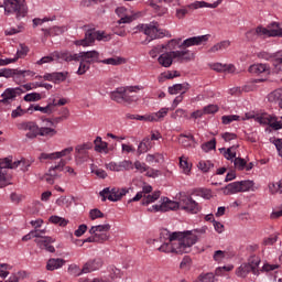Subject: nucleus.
I'll return each mask as SVG.
<instances>
[{"label": "nucleus", "mask_w": 282, "mask_h": 282, "mask_svg": "<svg viewBox=\"0 0 282 282\" xmlns=\"http://www.w3.org/2000/svg\"><path fill=\"white\" fill-rule=\"evenodd\" d=\"M116 14L120 17V20L118 21L119 24L121 23H131L133 21V18L127 13V8L119 7L116 9Z\"/></svg>", "instance_id": "72a5a7b5"}, {"label": "nucleus", "mask_w": 282, "mask_h": 282, "mask_svg": "<svg viewBox=\"0 0 282 282\" xmlns=\"http://www.w3.org/2000/svg\"><path fill=\"white\" fill-rule=\"evenodd\" d=\"M205 115L217 113L219 107L217 105H208L203 108Z\"/></svg>", "instance_id": "338daca9"}, {"label": "nucleus", "mask_w": 282, "mask_h": 282, "mask_svg": "<svg viewBox=\"0 0 282 282\" xmlns=\"http://www.w3.org/2000/svg\"><path fill=\"white\" fill-rule=\"evenodd\" d=\"M56 241L54 238L47 236L46 238L35 239V243L41 250H46V252H56V249L52 243Z\"/></svg>", "instance_id": "412c9836"}, {"label": "nucleus", "mask_w": 282, "mask_h": 282, "mask_svg": "<svg viewBox=\"0 0 282 282\" xmlns=\"http://www.w3.org/2000/svg\"><path fill=\"white\" fill-rule=\"evenodd\" d=\"M94 144L91 142H87L84 144L76 145L75 148V158H86L87 151L93 149Z\"/></svg>", "instance_id": "7c9ffc66"}, {"label": "nucleus", "mask_w": 282, "mask_h": 282, "mask_svg": "<svg viewBox=\"0 0 282 282\" xmlns=\"http://www.w3.org/2000/svg\"><path fill=\"white\" fill-rule=\"evenodd\" d=\"M54 121L51 119H43L41 126L39 127L37 135H41V138H47V140L55 138V135H58V130L56 128H53Z\"/></svg>", "instance_id": "f8f14e48"}, {"label": "nucleus", "mask_w": 282, "mask_h": 282, "mask_svg": "<svg viewBox=\"0 0 282 282\" xmlns=\"http://www.w3.org/2000/svg\"><path fill=\"white\" fill-rule=\"evenodd\" d=\"M120 169L121 171H132L133 169V162L129 161V160H123L121 162H119Z\"/></svg>", "instance_id": "0e129e2a"}, {"label": "nucleus", "mask_w": 282, "mask_h": 282, "mask_svg": "<svg viewBox=\"0 0 282 282\" xmlns=\"http://www.w3.org/2000/svg\"><path fill=\"white\" fill-rule=\"evenodd\" d=\"M264 36H281L282 37V28L279 26V23L273 22L271 25L265 29Z\"/></svg>", "instance_id": "473e14b6"}, {"label": "nucleus", "mask_w": 282, "mask_h": 282, "mask_svg": "<svg viewBox=\"0 0 282 282\" xmlns=\"http://www.w3.org/2000/svg\"><path fill=\"white\" fill-rule=\"evenodd\" d=\"M178 142L185 149H191V147L196 144L195 137L191 132L180 134Z\"/></svg>", "instance_id": "a878e982"}, {"label": "nucleus", "mask_w": 282, "mask_h": 282, "mask_svg": "<svg viewBox=\"0 0 282 282\" xmlns=\"http://www.w3.org/2000/svg\"><path fill=\"white\" fill-rule=\"evenodd\" d=\"M29 52H30V47L21 44L20 48H18V51H17V55L13 58H11V61L15 59V63H17V61H19V58H25V56H28Z\"/></svg>", "instance_id": "a18cd8bd"}, {"label": "nucleus", "mask_w": 282, "mask_h": 282, "mask_svg": "<svg viewBox=\"0 0 282 282\" xmlns=\"http://www.w3.org/2000/svg\"><path fill=\"white\" fill-rule=\"evenodd\" d=\"M145 162H148V164H153V162H155V164H160V162H164V154L162 153L147 154Z\"/></svg>", "instance_id": "79ce46f5"}, {"label": "nucleus", "mask_w": 282, "mask_h": 282, "mask_svg": "<svg viewBox=\"0 0 282 282\" xmlns=\"http://www.w3.org/2000/svg\"><path fill=\"white\" fill-rule=\"evenodd\" d=\"M258 58H263L264 61H270V58H279V56H282V51L271 54L269 52L262 51L257 53Z\"/></svg>", "instance_id": "49530a36"}, {"label": "nucleus", "mask_w": 282, "mask_h": 282, "mask_svg": "<svg viewBox=\"0 0 282 282\" xmlns=\"http://www.w3.org/2000/svg\"><path fill=\"white\" fill-rule=\"evenodd\" d=\"M99 63H102V65H122L124 61L121 57H109L106 59L100 61Z\"/></svg>", "instance_id": "09e8293b"}, {"label": "nucleus", "mask_w": 282, "mask_h": 282, "mask_svg": "<svg viewBox=\"0 0 282 282\" xmlns=\"http://www.w3.org/2000/svg\"><path fill=\"white\" fill-rule=\"evenodd\" d=\"M102 268V259L96 258L94 260H89L83 265L84 274H89L91 272H96V270H100Z\"/></svg>", "instance_id": "4be33fe9"}, {"label": "nucleus", "mask_w": 282, "mask_h": 282, "mask_svg": "<svg viewBox=\"0 0 282 282\" xmlns=\"http://www.w3.org/2000/svg\"><path fill=\"white\" fill-rule=\"evenodd\" d=\"M273 66L275 72H282V57H275V59H273Z\"/></svg>", "instance_id": "774afa93"}, {"label": "nucleus", "mask_w": 282, "mask_h": 282, "mask_svg": "<svg viewBox=\"0 0 282 282\" xmlns=\"http://www.w3.org/2000/svg\"><path fill=\"white\" fill-rule=\"evenodd\" d=\"M41 94L39 93H30V94H26L23 98V100L25 102H39V100H41Z\"/></svg>", "instance_id": "864d4df0"}, {"label": "nucleus", "mask_w": 282, "mask_h": 282, "mask_svg": "<svg viewBox=\"0 0 282 282\" xmlns=\"http://www.w3.org/2000/svg\"><path fill=\"white\" fill-rule=\"evenodd\" d=\"M39 128L40 127L34 121L18 123V129L20 131H28L26 138H29L30 140H34V138L39 135Z\"/></svg>", "instance_id": "6ab92c4d"}, {"label": "nucleus", "mask_w": 282, "mask_h": 282, "mask_svg": "<svg viewBox=\"0 0 282 282\" xmlns=\"http://www.w3.org/2000/svg\"><path fill=\"white\" fill-rule=\"evenodd\" d=\"M65 263H67V261L65 259L51 258L46 262V270L48 272H54V270H61V268H63V265H65Z\"/></svg>", "instance_id": "b1692460"}, {"label": "nucleus", "mask_w": 282, "mask_h": 282, "mask_svg": "<svg viewBox=\"0 0 282 282\" xmlns=\"http://www.w3.org/2000/svg\"><path fill=\"white\" fill-rule=\"evenodd\" d=\"M0 8H3L6 17H12L14 14L18 21L28 17V2L25 0H4L3 4L0 3Z\"/></svg>", "instance_id": "7ed1b4c3"}, {"label": "nucleus", "mask_w": 282, "mask_h": 282, "mask_svg": "<svg viewBox=\"0 0 282 282\" xmlns=\"http://www.w3.org/2000/svg\"><path fill=\"white\" fill-rule=\"evenodd\" d=\"M219 3H221V0H218L214 3H208L206 1H195L193 3H191L187 8L189 10H199V8H212V9H215V8H218L219 7Z\"/></svg>", "instance_id": "c85d7f7f"}, {"label": "nucleus", "mask_w": 282, "mask_h": 282, "mask_svg": "<svg viewBox=\"0 0 282 282\" xmlns=\"http://www.w3.org/2000/svg\"><path fill=\"white\" fill-rule=\"evenodd\" d=\"M250 74H263L269 72L268 66L265 64H253L249 67Z\"/></svg>", "instance_id": "37998d69"}, {"label": "nucleus", "mask_w": 282, "mask_h": 282, "mask_svg": "<svg viewBox=\"0 0 282 282\" xmlns=\"http://www.w3.org/2000/svg\"><path fill=\"white\" fill-rule=\"evenodd\" d=\"M230 47V41L229 40H225L221 41L217 44H215L214 46H212L208 50L209 54H217V52H224V50H228Z\"/></svg>", "instance_id": "f704fd0d"}, {"label": "nucleus", "mask_w": 282, "mask_h": 282, "mask_svg": "<svg viewBox=\"0 0 282 282\" xmlns=\"http://www.w3.org/2000/svg\"><path fill=\"white\" fill-rule=\"evenodd\" d=\"M153 149V142H151V138L145 137L143 138L137 149L138 155H142L144 153H149Z\"/></svg>", "instance_id": "bb28decb"}, {"label": "nucleus", "mask_w": 282, "mask_h": 282, "mask_svg": "<svg viewBox=\"0 0 282 282\" xmlns=\"http://www.w3.org/2000/svg\"><path fill=\"white\" fill-rule=\"evenodd\" d=\"M89 217L91 221H95V219H102V217H105V214L100 212V209L95 208L89 212Z\"/></svg>", "instance_id": "13d9d810"}, {"label": "nucleus", "mask_w": 282, "mask_h": 282, "mask_svg": "<svg viewBox=\"0 0 282 282\" xmlns=\"http://www.w3.org/2000/svg\"><path fill=\"white\" fill-rule=\"evenodd\" d=\"M224 155L226 160H234V166L238 171H243L246 169V160L242 158H237V147L228 148Z\"/></svg>", "instance_id": "f3484780"}, {"label": "nucleus", "mask_w": 282, "mask_h": 282, "mask_svg": "<svg viewBox=\"0 0 282 282\" xmlns=\"http://www.w3.org/2000/svg\"><path fill=\"white\" fill-rule=\"evenodd\" d=\"M267 98L271 105H279L280 109H282V89L273 90Z\"/></svg>", "instance_id": "c756f323"}, {"label": "nucleus", "mask_w": 282, "mask_h": 282, "mask_svg": "<svg viewBox=\"0 0 282 282\" xmlns=\"http://www.w3.org/2000/svg\"><path fill=\"white\" fill-rule=\"evenodd\" d=\"M111 100L122 105V98H124V87H119L110 94Z\"/></svg>", "instance_id": "58836bf2"}, {"label": "nucleus", "mask_w": 282, "mask_h": 282, "mask_svg": "<svg viewBox=\"0 0 282 282\" xmlns=\"http://www.w3.org/2000/svg\"><path fill=\"white\" fill-rule=\"evenodd\" d=\"M67 55L68 53L54 52L53 54L39 59L36 62V65H45L46 63H54V61H65V57H67Z\"/></svg>", "instance_id": "5701e85b"}, {"label": "nucleus", "mask_w": 282, "mask_h": 282, "mask_svg": "<svg viewBox=\"0 0 282 282\" xmlns=\"http://www.w3.org/2000/svg\"><path fill=\"white\" fill-rule=\"evenodd\" d=\"M166 48V45L164 44H158L156 46H154L150 52V56L151 58H158L159 54H162V52H164V50Z\"/></svg>", "instance_id": "3c124183"}, {"label": "nucleus", "mask_w": 282, "mask_h": 282, "mask_svg": "<svg viewBox=\"0 0 282 282\" xmlns=\"http://www.w3.org/2000/svg\"><path fill=\"white\" fill-rule=\"evenodd\" d=\"M191 85L188 83L175 84L167 88L171 96H176V94H181V96H184V94H186V91H188Z\"/></svg>", "instance_id": "393cba45"}, {"label": "nucleus", "mask_w": 282, "mask_h": 282, "mask_svg": "<svg viewBox=\"0 0 282 282\" xmlns=\"http://www.w3.org/2000/svg\"><path fill=\"white\" fill-rule=\"evenodd\" d=\"M258 268H259V259L253 258V259L249 260L248 263L241 264L236 270V274H237V276L246 278V276H248V274H250V272L257 274Z\"/></svg>", "instance_id": "4468645a"}, {"label": "nucleus", "mask_w": 282, "mask_h": 282, "mask_svg": "<svg viewBox=\"0 0 282 282\" xmlns=\"http://www.w3.org/2000/svg\"><path fill=\"white\" fill-rule=\"evenodd\" d=\"M148 210L149 213H169V210H180V196L178 202L172 200L169 197H163L159 205H152Z\"/></svg>", "instance_id": "6e6552de"}, {"label": "nucleus", "mask_w": 282, "mask_h": 282, "mask_svg": "<svg viewBox=\"0 0 282 282\" xmlns=\"http://www.w3.org/2000/svg\"><path fill=\"white\" fill-rule=\"evenodd\" d=\"M89 63L86 61H79V67L77 70L78 76H83L84 74H87V70L89 69Z\"/></svg>", "instance_id": "4d7b16f0"}, {"label": "nucleus", "mask_w": 282, "mask_h": 282, "mask_svg": "<svg viewBox=\"0 0 282 282\" xmlns=\"http://www.w3.org/2000/svg\"><path fill=\"white\" fill-rule=\"evenodd\" d=\"M10 270H12V265L8 263L0 264V276L1 279H7L8 274H10Z\"/></svg>", "instance_id": "6e6d98bb"}, {"label": "nucleus", "mask_w": 282, "mask_h": 282, "mask_svg": "<svg viewBox=\"0 0 282 282\" xmlns=\"http://www.w3.org/2000/svg\"><path fill=\"white\" fill-rule=\"evenodd\" d=\"M109 230H111V225H96L89 229V235H95L97 239L102 243L109 241Z\"/></svg>", "instance_id": "2eb2a0df"}, {"label": "nucleus", "mask_w": 282, "mask_h": 282, "mask_svg": "<svg viewBox=\"0 0 282 282\" xmlns=\"http://www.w3.org/2000/svg\"><path fill=\"white\" fill-rule=\"evenodd\" d=\"M21 94H25V90L21 87L15 88H7L2 94L0 99V105H11L17 100L18 96H21Z\"/></svg>", "instance_id": "ddd939ff"}, {"label": "nucleus", "mask_w": 282, "mask_h": 282, "mask_svg": "<svg viewBox=\"0 0 282 282\" xmlns=\"http://www.w3.org/2000/svg\"><path fill=\"white\" fill-rule=\"evenodd\" d=\"M216 147H217V141H215L214 139L203 144L202 149L203 151H205V153H208V151H213L214 149H216Z\"/></svg>", "instance_id": "e2e57ef3"}, {"label": "nucleus", "mask_w": 282, "mask_h": 282, "mask_svg": "<svg viewBox=\"0 0 282 282\" xmlns=\"http://www.w3.org/2000/svg\"><path fill=\"white\" fill-rule=\"evenodd\" d=\"M68 272L73 274V276H80L82 274H85V271H83V268L80 269V267L76 264H70L68 267Z\"/></svg>", "instance_id": "5fc2aeb1"}, {"label": "nucleus", "mask_w": 282, "mask_h": 282, "mask_svg": "<svg viewBox=\"0 0 282 282\" xmlns=\"http://www.w3.org/2000/svg\"><path fill=\"white\" fill-rule=\"evenodd\" d=\"M214 166L215 165L210 161H199L197 165L199 171H202L203 173H208V171H210V169H213Z\"/></svg>", "instance_id": "603ef678"}, {"label": "nucleus", "mask_w": 282, "mask_h": 282, "mask_svg": "<svg viewBox=\"0 0 282 282\" xmlns=\"http://www.w3.org/2000/svg\"><path fill=\"white\" fill-rule=\"evenodd\" d=\"M65 160H61L57 165H53L48 169L42 180L46 182V184L53 185L56 180H61V173L65 170Z\"/></svg>", "instance_id": "9d476101"}, {"label": "nucleus", "mask_w": 282, "mask_h": 282, "mask_svg": "<svg viewBox=\"0 0 282 282\" xmlns=\"http://www.w3.org/2000/svg\"><path fill=\"white\" fill-rule=\"evenodd\" d=\"M169 115V108H161L158 112H153V122H160L165 116Z\"/></svg>", "instance_id": "de8ad7c7"}, {"label": "nucleus", "mask_w": 282, "mask_h": 282, "mask_svg": "<svg viewBox=\"0 0 282 282\" xmlns=\"http://www.w3.org/2000/svg\"><path fill=\"white\" fill-rule=\"evenodd\" d=\"M173 61L191 63V61H195V52L191 50L170 51L161 54L158 58L159 65L166 68L173 65Z\"/></svg>", "instance_id": "f03ea898"}, {"label": "nucleus", "mask_w": 282, "mask_h": 282, "mask_svg": "<svg viewBox=\"0 0 282 282\" xmlns=\"http://www.w3.org/2000/svg\"><path fill=\"white\" fill-rule=\"evenodd\" d=\"M239 120H241V117L238 115H228L221 117L223 124H230L232 122H238Z\"/></svg>", "instance_id": "8fccbe9b"}, {"label": "nucleus", "mask_w": 282, "mask_h": 282, "mask_svg": "<svg viewBox=\"0 0 282 282\" xmlns=\"http://www.w3.org/2000/svg\"><path fill=\"white\" fill-rule=\"evenodd\" d=\"M210 39L209 34L192 36L182 42V37L172 39L167 42L165 47L169 50H175V47H180L181 50H188V47H199V45H206L208 40Z\"/></svg>", "instance_id": "20e7f679"}, {"label": "nucleus", "mask_w": 282, "mask_h": 282, "mask_svg": "<svg viewBox=\"0 0 282 282\" xmlns=\"http://www.w3.org/2000/svg\"><path fill=\"white\" fill-rule=\"evenodd\" d=\"M67 79L66 73H53V83H63Z\"/></svg>", "instance_id": "69168bd1"}, {"label": "nucleus", "mask_w": 282, "mask_h": 282, "mask_svg": "<svg viewBox=\"0 0 282 282\" xmlns=\"http://www.w3.org/2000/svg\"><path fill=\"white\" fill-rule=\"evenodd\" d=\"M127 193H129V189L127 188L106 187L99 193V195L101 197V202H107V199H109V202H120Z\"/></svg>", "instance_id": "1a4fd4ad"}, {"label": "nucleus", "mask_w": 282, "mask_h": 282, "mask_svg": "<svg viewBox=\"0 0 282 282\" xmlns=\"http://www.w3.org/2000/svg\"><path fill=\"white\" fill-rule=\"evenodd\" d=\"M2 78H14L17 76V69L12 68H1Z\"/></svg>", "instance_id": "052dcab7"}, {"label": "nucleus", "mask_w": 282, "mask_h": 282, "mask_svg": "<svg viewBox=\"0 0 282 282\" xmlns=\"http://www.w3.org/2000/svg\"><path fill=\"white\" fill-rule=\"evenodd\" d=\"M240 186V193H248V191H257L254 186V181H240L238 182Z\"/></svg>", "instance_id": "a19ab883"}, {"label": "nucleus", "mask_w": 282, "mask_h": 282, "mask_svg": "<svg viewBox=\"0 0 282 282\" xmlns=\"http://www.w3.org/2000/svg\"><path fill=\"white\" fill-rule=\"evenodd\" d=\"M140 31L143 32L145 36H150L151 41L155 39H164L165 36L164 31L160 29L158 24H142Z\"/></svg>", "instance_id": "dca6fc26"}, {"label": "nucleus", "mask_w": 282, "mask_h": 282, "mask_svg": "<svg viewBox=\"0 0 282 282\" xmlns=\"http://www.w3.org/2000/svg\"><path fill=\"white\" fill-rule=\"evenodd\" d=\"M28 111H41V113H52L54 111V104H48L46 107H41L39 105L29 107Z\"/></svg>", "instance_id": "ea45409f"}, {"label": "nucleus", "mask_w": 282, "mask_h": 282, "mask_svg": "<svg viewBox=\"0 0 282 282\" xmlns=\"http://www.w3.org/2000/svg\"><path fill=\"white\" fill-rule=\"evenodd\" d=\"M265 28L257 26L256 29H251L246 33V39L248 41H257L259 36H265Z\"/></svg>", "instance_id": "cd10ccee"}, {"label": "nucleus", "mask_w": 282, "mask_h": 282, "mask_svg": "<svg viewBox=\"0 0 282 282\" xmlns=\"http://www.w3.org/2000/svg\"><path fill=\"white\" fill-rule=\"evenodd\" d=\"M160 192H154L153 194H145V198H143L142 204L143 206H149V204H153V202H158L160 199Z\"/></svg>", "instance_id": "c03bdc74"}, {"label": "nucleus", "mask_w": 282, "mask_h": 282, "mask_svg": "<svg viewBox=\"0 0 282 282\" xmlns=\"http://www.w3.org/2000/svg\"><path fill=\"white\" fill-rule=\"evenodd\" d=\"M198 281L215 282V274L214 273H202L200 275H198Z\"/></svg>", "instance_id": "bf43d9fd"}, {"label": "nucleus", "mask_w": 282, "mask_h": 282, "mask_svg": "<svg viewBox=\"0 0 282 282\" xmlns=\"http://www.w3.org/2000/svg\"><path fill=\"white\" fill-rule=\"evenodd\" d=\"M187 239L191 238L184 239L182 231L169 232L163 230L159 240H150V243L158 252H163L164 254H188L191 252V243L186 242Z\"/></svg>", "instance_id": "f257e3e1"}, {"label": "nucleus", "mask_w": 282, "mask_h": 282, "mask_svg": "<svg viewBox=\"0 0 282 282\" xmlns=\"http://www.w3.org/2000/svg\"><path fill=\"white\" fill-rule=\"evenodd\" d=\"M224 195H237V193H241L239 182H234L228 184L224 189Z\"/></svg>", "instance_id": "e433bc0d"}, {"label": "nucleus", "mask_w": 282, "mask_h": 282, "mask_svg": "<svg viewBox=\"0 0 282 282\" xmlns=\"http://www.w3.org/2000/svg\"><path fill=\"white\" fill-rule=\"evenodd\" d=\"M110 41L111 36L107 35L105 32L96 31L90 29L86 32L85 39L77 41V45L83 47H89L95 41Z\"/></svg>", "instance_id": "423d86ee"}, {"label": "nucleus", "mask_w": 282, "mask_h": 282, "mask_svg": "<svg viewBox=\"0 0 282 282\" xmlns=\"http://www.w3.org/2000/svg\"><path fill=\"white\" fill-rule=\"evenodd\" d=\"M50 221L51 224H55L57 226H65L67 224V220L59 216H51Z\"/></svg>", "instance_id": "680f3d73"}, {"label": "nucleus", "mask_w": 282, "mask_h": 282, "mask_svg": "<svg viewBox=\"0 0 282 282\" xmlns=\"http://www.w3.org/2000/svg\"><path fill=\"white\" fill-rule=\"evenodd\" d=\"M94 144L97 153H109V143L102 141L101 137H97Z\"/></svg>", "instance_id": "2f4dec72"}, {"label": "nucleus", "mask_w": 282, "mask_h": 282, "mask_svg": "<svg viewBox=\"0 0 282 282\" xmlns=\"http://www.w3.org/2000/svg\"><path fill=\"white\" fill-rule=\"evenodd\" d=\"M152 191H153V187L151 185H144L142 187V191L137 193V195L129 200V204H131V202H140V199H142V197L145 198L147 195H149V193H151Z\"/></svg>", "instance_id": "4c0bfd02"}, {"label": "nucleus", "mask_w": 282, "mask_h": 282, "mask_svg": "<svg viewBox=\"0 0 282 282\" xmlns=\"http://www.w3.org/2000/svg\"><path fill=\"white\" fill-rule=\"evenodd\" d=\"M66 63H72V61H85L86 63H100V53L98 51H87L79 53H68L66 57H64Z\"/></svg>", "instance_id": "39448f33"}, {"label": "nucleus", "mask_w": 282, "mask_h": 282, "mask_svg": "<svg viewBox=\"0 0 282 282\" xmlns=\"http://www.w3.org/2000/svg\"><path fill=\"white\" fill-rule=\"evenodd\" d=\"M180 169L184 175H191L193 164L188 162V158L184 155L180 158Z\"/></svg>", "instance_id": "c9c22d12"}, {"label": "nucleus", "mask_w": 282, "mask_h": 282, "mask_svg": "<svg viewBox=\"0 0 282 282\" xmlns=\"http://www.w3.org/2000/svg\"><path fill=\"white\" fill-rule=\"evenodd\" d=\"M206 227H203L200 229H194V230H187L183 231V239L185 240V243H189V251L192 250L193 246L197 243V239H199V235H206Z\"/></svg>", "instance_id": "a211bd4d"}, {"label": "nucleus", "mask_w": 282, "mask_h": 282, "mask_svg": "<svg viewBox=\"0 0 282 282\" xmlns=\"http://www.w3.org/2000/svg\"><path fill=\"white\" fill-rule=\"evenodd\" d=\"M30 166H32V161L25 159L12 161V159L6 158L0 161V169H21L25 172Z\"/></svg>", "instance_id": "9b49d317"}, {"label": "nucleus", "mask_w": 282, "mask_h": 282, "mask_svg": "<svg viewBox=\"0 0 282 282\" xmlns=\"http://www.w3.org/2000/svg\"><path fill=\"white\" fill-rule=\"evenodd\" d=\"M180 209L191 215H197L202 210V206L186 193H180Z\"/></svg>", "instance_id": "0eeeda50"}, {"label": "nucleus", "mask_w": 282, "mask_h": 282, "mask_svg": "<svg viewBox=\"0 0 282 282\" xmlns=\"http://www.w3.org/2000/svg\"><path fill=\"white\" fill-rule=\"evenodd\" d=\"M141 89H143L142 86L123 87L122 104L127 102L128 105H131V102H135L137 98L132 94H138Z\"/></svg>", "instance_id": "aec40b11"}]
</instances>
